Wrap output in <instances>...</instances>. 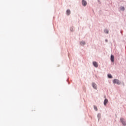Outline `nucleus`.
Listing matches in <instances>:
<instances>
[{
    "mask_svg": "<svg viewBox=\"0 0 126 126\" xmlns=\"http://www.w3.org/2000/svg\"><path fill=\"white\" fill-rule=\"evenodd\" d=\"M81 45H85V42L82 41L80 42Z\"/></svg>",
    "mask_w": 126,
    "mask_h": 126,
    "instance_id": "nucleus-12",
    "label": "nucleus"
},
{
    "mask_svg": "<svg viewBox=\"0 0 126 126\" xmlns=\"http://www.w3.org/2000/svg\"><path fill=\"white\" fill-rule=\"evenodd\" d=\"M93 65H94V66H95V67H98V63H97V62H94L93 63Z\"/></svg>",
    "mask_w": 126,
    "mask_h": 126,
    "instance_id": "nucleus-5",
    "label": "nucleus"
},
{
    "mask_svg": "<svg viewBox=\"0 0 126 126\" xmlns=\"http://www.w3.org/2000/svg\"><path fill=\"white\" fill-rule=\"evenodd\" d=\"M104 32L106 33V34H109V31H108L107 30H105Z\"/></svg>",
    "mask_w": 126,
    "mask_h": 126,
    "instance_id": "nucleus-10",
    "label": "nucleus"
},
{
    "mask_svg": "<svg viewBox=\"0 0 126 126\" xmlns=\"http://www.w3.org/2000/svg\"><path fill=\"white\" fill-rule=\"evenodd\" d=\"M94 109L95 110V111H98V108H97V106H94Z\"/></svg>",
    "mask_w": 126,
    "mask_h": 126,
    "instance_id": "nucleus-9",
    "label": "nucleus"
},
{
    "mask_svg": "<svg viewBox=\"0 0 126 126\" xmlns=\"http://www.w3.org/2000/svg\"><path fill=\"white\" fill-rule=\"evenodd\" d=\"M107 104H108V99H105L104 101V105H105L106 106V105H107Z\"/></svg>",
    "mask_w": 126,
    "mask_h": 126,
    "instance_id": "nucleus-7",
    "label": "nucleus"
},
{
    "mask_svg": "<svg viewBox=\"0 0 126 126\" xmlns=\"http://www.w3.org/2000/svg\"><path fill=\"white\" fill-rule=\"evenodd\" d=\"M123 10H125V7H123L122 8Z\"/></svg>",
    "mask_w": 126,
    "mask_h": 126,
    "instance_id": "nucleus-13",
    "label": "nucleus"
},
{
    "mask_svg": "<svg viewBox=\"0 0 126 126\" xmlns=\"http://www.w3.org/2000/svg\"><path fill=\"white\" fill-rule=\"evenodd\" d=\"M111 62H112V63H113V62H114L115 61V58L114 57V55H111Z\"/></svg>",
    "mask_w": 126,
    "mask_h": 126,
    "instance_id": "nucleus-6",
    "label": "nucleus"
},
{
    "mask_svg": "<svg viewBox=\"0 0 126 126\" xmlns=\"http://www.w3.org/2000/svg\"><path fill=\"white\" fill-rule=\"evenodd\" d=\"M113 83H116V84H120V81L118 79H114L113 80Z\"/></svg>",
    "mask_w": 126,
    "mask_h": 126,
    "instance_id": "nucleus-2",
    "label": "nucleus"
},
{
    "mask_svg": "<svg viewBox=\"0 0 126 126\" xmlns=\"http://www.w3.org/2000/svg\"><path fill=\"white\" fill-rule=\"evenodd\" d=\"M82 3L84 6H86V5L87 4V2L85 0H82Z\"/></svg>",
    "mask_w": 126,
    "mask_h": 126,
    "instance_id": "nucleus-3",
    "label": "nucleus"
},
{
    "mask_svg": "<svg viewBox=\"0 0 126 126\" xmlns=\"http://www.w3.org/2000/svg\"><path fill=\"white\" fill-rule=\"evenodd\" d=\"M108 77L109 78H113V76H112V75H111V74H108Z\"/></svg>",
    "mask_w": 126,
    "mask_h": 126,
    "instance_id": "nucleus-11",
    "label": "nucleus"
},
{
    "mask_svg": "<svg viewBox=\"0 0 126 126\" xmlns=\"http://www.w3.org/2000/svg\"><path fill=\"white\" fill-rule=\"evenodd\" d=\"M120 121L124 126H126V121L124 119V118H121Z\"/></svg>",
    "mask_w": 126,
    "mask_h": 126,
    "instance_id": "nucleus-1",
    "label": "nucleus"
},
{
    "mask_svg": "<svg viewBox=\"0 0 126 126\" xmlns=\"http://www.w3.org/2000/svg\"><path fill=\"white\" fill-rule=\"evenodd\" d=\"M92 86L96 90H97V85H96V84L93 83H92Z\"/></svg>",
    "mask_w": 126,
    "mask_h": 126,
    "instance_id": "nucleus-4",
    "label": "nucleus"
},
{
    "mask_svg": "<svg viewBox=\"0 0 126 126\" xmlns=\"http://www.w3.org/2000/svg\"><path fill=\"white\" fill-rule=\"evenodd\" d=\"M66 13L68 15H69L70 14V10H67L66 11Z\"/></svg>",
    "mask_w": 126,
    "mask_h": 126,
    "instance_id": "nucleus-8",
    "label": "nucleus"
}]
</instances>
